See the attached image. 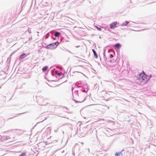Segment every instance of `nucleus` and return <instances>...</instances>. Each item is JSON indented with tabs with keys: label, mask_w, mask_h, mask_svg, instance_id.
<instances>
[{
	"label": "nucleus",
	"mask_w": 156,
	"mask_h": 156,
	"mask_svg": "<svg viewBox=\"0 0 156 156\" xmlns=\"http://www.w3.org/2000/svg\"><path fill=\"white\" fill-rule=\"evenodd\" d=\"M87 90H82L79 93H78V90H77L78 94V101L74 100L76 103L80 102L81 103L84 101L86 99L87 97Z\"/></svg>",
	"instance_id": "1"
},
{
	"label": "nucleus",
	"mask_w": 156,
	"mask_h": 156,
	"mask_svg": "<svg viewBox=\"0 0 156 156\" xmlns=\"http://www.w3.org/2000/svg\"><path fill=\"white\" fill-rule=\"evenodd\" d=\"M146 78V76L145 74H140L136 80V83L139 84L143 85L146 83L148 81Z\"/></svg>",
	"instance_id": "2"
},
{
	"label": "nucleus",
	"mask_w": 156,
	"mask_h": 156,
	"mask_svg": "<svg viewBox=\"0 0 156 156\" xmlns=\"http://www.w3.org/2000/svg\"><path fill=\"white\" fill-rule=\"evenodd\" d=\"M59 44V43L57 41L55 43L51 44L46 46V48L48 49H53L55 48Z\"/></svg>",
	"instance_id": "3"
},
{
	"label": "nucleus",
	"mask_w": 156,
	"mask_h": 156,
	"mask_svg": "<svg viewBox=\"0 0 156 156\" xmlns=\"http://www.w3.org/2000/svg\"><path fill=\"white\" fill-rule=\"evenodd\" d=\"M117 24V22H114L110 24V27L111 29H114L116 27V25Z\"/></svg>",
	"instance_id": "4"
},
{
	"label": "nucleus",
	"mask_w": 156,
	"mask_h": 156,
	"mask_svg": "<svg viewBox=\"0 0 156 156\" xmlns=\"http://www.w3.org/2000/svg\"><path fill=\"white\" fill-rule=\"evenodd\" d=\"M121 47V44L119 43H117L115 45V49L119 48Z\"/></svg>",
	"instance_id": "5"
},
{
	"label": "nucleus",
	"mask_w": 156,
	"mask_h": 156,
	"mask_svg": "<svg viewBox=\"0 0 156 156\" xmlns=\"http://www.w3.org/2000/svg\"><path fill=\"white\" fill-rule=\"evenodd\" d=\"M129 23V22L126 21L125 22L123 23L122 24H120V26H126Z\"/></svg>",
	"instance_id": "6"
},
{
	"label": "nucleus",
	"mask_w": 156,
	"mask_h": 156,
	"mask_svg": "<svg viewBox=\"0 0 156 156\" xmlns=\"http://www.w3.org/2000/svg\"><path fill=\"white\" fill-rule=\"evenodd\" d=\"M26 55L25 53H23L19 57L20 59L24 58L26 56Z\"/></svg>",
	"instance_id": "7"
},
{
	"label": "nucleus",
	"mask_w": 156,
	"mask_h": 156,
	"mask_svg": "<svg viewBox=\"0 0 156 156\" xmlns=\"http://www.w3.org/2000/svg\"><path fill=\"white\" fill-rule=\"evenodd\" d=\"M121 154H122V151L117 152L115 154V156H120Z\"/></svg>",
	"instance_id": "8"
},
{
	"label": "nucleus",
	"mask_w": 156,
	"mask_h": 156,
	"mask_svg": "<svg viewBox=\"0 0 156 156\" xmlns=\"http://www.w3.org/2000/svg\"><path fill=\"white\" fill-rule=\"evenodd\" d=\"M92 51L93 52V53H94V56H95V58H97L98 56L97 55V53H96V51H95V50L94 49H92Z\"/></svg>",
	"instance_id": "9"
},
{
	"label": "nucleus",
	"mask_w": 156,
	"mask_h": 156,
	"mask_svg": "<svg viewBox=\"0 0 156 156\" xmlns=\"http://www.w3.org/2000/svg\"><path fill=\"white\" fill-rule=\"evenodd\" d=\"M60 34V33L59 32H56L55 33V36L56 37H58L59 36Z\"/></svg>",
	"instance_id": "10"
},
{
	"label": "nucleus",
	"mask_w": 156,
	"mask_h": 156,
	"mask_svg": "<svg viewBox=\"0 0 156 156\" xmlns=\"http://www.w3.org/2000/svg\"><path fill=\"white\" fill-rule=\"evenodd\" d=\"M47 68H48V66H46L42 68V70L43 71H45L47 70Z\"/></svg>",
	"instance_id": "11"
},
{
	"label": "nucleus",
	"mask_w": 156,
	"mask_h": 156,
	"mask_svg": "<svg viewBox=\"0 0 156 156\" xmlns=\"http://www.w3.org/2000/svg\"><path fill=\"white\" fill-rule=\"evenodd\" d=\"M55 74H57L58 76H60L61 75V73H58L57 71H55Z\"/></svg>",
	"instance_id": "12"
},
{
	"label": "nucleus",
	"mask_w": 156,
	"mask_h": 156,
	"mask_svg": "<svg viewBox=\"0 0 156 156\" xmlns=\"http://www.w3.org/2000/svg\"><path fill=\"white\" fill-rule=\"evenodd\" d=\"M95 27H96V28H97V30H99V31H101V28H99L97 26H96Z\"/></svg>",
	"instance_id": "13"
},
{
	"label": "nucleus",
	"mask_w": 156,
	"mask_h": 156,
	"mask_svg": "<svg viewBox=\"0 0 156 156\" xmlns=\"http://www.w3.org/2000/svg\"><path fill=\"white\" fill-rule=\"evenodd\" d=\"M26 156V153H23L22 154H20L19 156Z\"/></svg>",
	"instance_id": "14"
},
{
	"label": "nucleus",
	"mask_w": 156,
	"mask_h": 156,
	"mask_svg": "<svg viewBox=\"0 0 156 156\" xmlns=\"http://www.w3.org/2000/svg\"><path fill=\"white\" fill-rule=\"evenodd\" d=\"M113 57V56L111 54L110 55V58H112Z\"/></svg>",
	"instance_id": "15"
},
{
	"label": "nucleus",
	"mask_w": 156,
	"mask_h": 156,
	"mask_svg": "<svg viewBox=\"0 0 156 156\" xmlns=\"http://www.w3.org/2000/svg\"><path fill=\"white\" fill-rule=\"evenodd\" d=\"M73 85L72 87V92H73Z\"/></svg>",
	"instance_id": "16"
},
{
	"label": "nucleus",
	"mask_w": 156,
	"mask_h": 156,
	"mask_svg": "<svg viewBox=\"0 0 156 156\" xmlns=\"http://www.w3.org/2000/svg\"><path fill=\"white\" fill-rule=\"evenodd\" d=\"M79 47H80V46L79 45V46H76V48H78Z\"/></svg>",
	"instance_id": "17"
},
{
	"label": "nucleus",
	"mask_w": 156,
	"mask_h": 156,
	"mask_svg": "<svg viewBox=\"0 0 156 156\" xmlns=\"http://www.w3.org/2000/svg\"><path fill=\"white\" fill-rule=\"evenodd\" d=\"M2 138V136L0 135V139Z\"/></svg>",
	"instance_id": "18"
},
{
	"label": "nucleus",
	"mask_w": 156,
	"mask_h": 156,
	"mask_svg": "<svg viewBox=\"0 0 156 156\" xmlns=\"http://www.w3.org/2000/svg\"><path fill=\"white\" fill-rule=\"evenodd\" d=\"M29 32L30 33H31V32L30 30V31H29Z\"/></svg>",
	"instance_id": "19"
},
{
	"label": "nucleus",
	"mask_w": 156,
	"mask_h": 156,
	"mask_svg": "<svg viewBox=\"0 0 156 156\" xmlns=\"http://www.w3.org/2000/svg\"><path fill=\"white\" fill-rule=\"evenodd\" d=\"M14 52H13L12 53V54H14Z\"/></svg>",
	"instance_id": "20"
},
{
	"label": "nucleus",
	"mask_w": 156,
	"mask_h": 156,
	"mask_svg": "<svg viewBox=\"0 0 156 156\" xmlns=\"http://www.w3.org/2000/svg\"><path fill=\"white\" fill-rule=\"evenodd\" d=\"M1 88V87H0V89Z\"/></svg>",
	"instance_id": "21"
}]
</instances>
